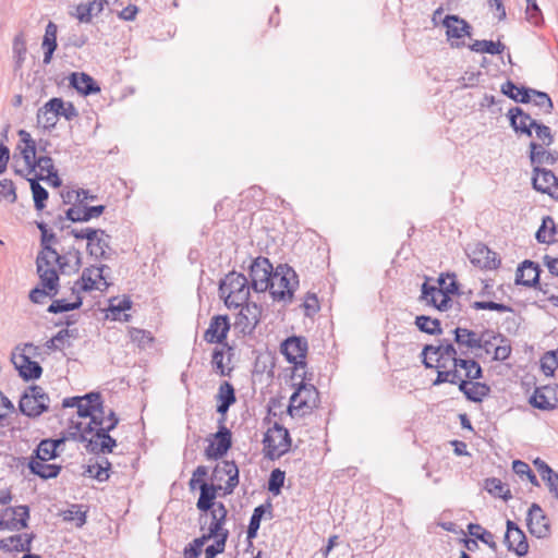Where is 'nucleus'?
Masks as SVG:
<instances>
[{
  "mask_svg": "<svg viewBox=\"0 0 558 558\" xmlns=\"http://www.w3.org/2000/svg\"><path fill=\"white\" fill-rule=\"evenodd\" d=\"M251 284L247 278L236 271L229 272L219 283V294L228 308H238L250 298Z\"/></svg>",
  "mask_w": 558,
  "mask_h": 558,
  "instance_id": "f257e3e1",
  "label": "nucleus"
},
{
  "mask_svg": "<svg viewBox=\"0 0 558 558\" xmlns=\"http://www.w3.org/2000/svg\"><path fill=\"white\" fill-rule=\"evenodd\" d=\"M248 270L251 278L250 284L255 292H265L276 286L275 279H277L279 274L274 270L267 257L258 256L253 259Z\"/></svg>",
  "mask_w": 558,
  "mask_h": 558,
  "instance_id": "f03ea898",
  "label": "nucleus"
},
{
  "mask_svg": "<svg viewBox=\"0 0 558 558\" xmlns=\"http://www.w3.org/2000/svg\"><path fill=\"white\" fill-rule=\"evenodd\" d=\"M50 398L38 385L29 386L21 396L19 409L27 417H38L49 410Z\"/></svg>",
  "mask_w": 558,
  "mask_h": 558,
  "instance_id": "7ed1b4c3",
  "label": "nucleus"
},
{
  "mask_svg": "<svg viewBox=\"0 0 558 558\" xmlns=\"http://www.w3.org/2000/svg\"><path fill=\"white\" fill-rule=\"evenodd\" d=\"M421 356L422 364L426 368H446L447 364L444 362L446 357L451 360L452 365L454 364V359H459L456 347L447 339L440 340L438 345L425 344Z\"/></svg>",
  "mask_w": 558,
  "mask_h": 558,
  "instance_id": "20e7f679",
  "label": "nucleus"
},
{
  "mask_svg": "<svg viewBox=\"0 0 558 558\" xmlns=\"http://www.w3.org/2000/svg\"><path fill=\"white\" fill-rule=\"evenodd\" d=\"M265 456L270 460L279 459L287 453L291 446L289 430L279 423L269 428L263 439Z\"/></svg>",
  "mask_w": 558,
  "mask_h": 558,
  "instance_id": "39448f33",
  "label": "nucleus"
},
{
  "mask_svg": "<svg viewBox=\"0 0 558 558\" xmlns=\"http://www.w3.org/2000/svg\"><path fill=\"white\" fill-rule=\"evenodd\" d=\"M276 272L279 274L277 279H275V283L278 284V289H276V286H274V288H269L268 291L270 292L271 298L275 301L291 302L293 293L299 284L296 272L288 265H279L276 268Z\"/></svg>",
  "mask_w": 558,
  "mask_h": 558,
  "instance_id": "423d86ee",
  "label": "nucleus"
},
{
  "mask_svg": "<svg viewBox=\"0 0 558 558\" xmlns=\"http://www.w3.org/2000/svg\"><path fill=\"white\" fill-rule=\"evenodd\" d=\"M307 350V340L302 336L289 337L280 345V352L290 364L294 365L296 371L306 366Z\"/></svg>",
  "mask_w": 558,
  "mask_h": 558,
  "instance_id": "0eeeda50",
  "label": "nucleus"
},
{
  "mask_svg": "<svg viewBox=\"0 0 558 558\" xmlns=\"http://www.w3.org/2000/svg\"><path fill=\"white\" fill-rule=\"evenodd\" d=\"M227 417L218 418V430L213 434L214 441H210L205 449L207 459H221L232 447V433L226 426Z\"/></svg>",
  "mask_w": 558,
  "mask_h": 558,
  "instance_id": "6e6552de",
  "label": "nucleus"
},
{
  "mask_svg": "<svg viewBox=\"0 0 558 558\" xmlns=\"http://www.w3.org/2000/svg\"><path fill=\"white\" fill-rule=\"evenodd\" d=\"M52 263L56 262L46 253H38L36 258V267L40 283L45 289L49 290V292H52L51 296H54L58 293L59 275L56 268L52 267Z\"/></svg>",
  "mask_w": 558,
  "mask_h": 558,
  "instance_id": "1a4fd4ad",
  "label": "nucleus"
},
{
  "mask_svg": "<svg viewBox=\"0 0 558 558\" xmlns=\"http://www.w3.org/2000/svg\"><path fill=\"white\" fill-rule=\"evenodd\" d=\"M117 427V421L106 425V427H98L96 433L88 439L85 448L89 453H111L117 447V440L110 436V432Z\"/></svg>",
  "mask_w": 558,
  "mask_h": 558,
  "instance_id": "9d476101",
  "label": "nucleus"
},
{
  "mask_svg": "<svg viewBox=\"0 0 558 558\" xmlns=\"http://www.w3.org/2000/svg\"><path fill=\"white\" fill-rule=\"evenodd\" d=\"M470 262L482 269H496L500 265V259L496 252H493L486 244L477 242L469 245L465 250Z\"/></svg>",
  "mask_w": 558,
  "mask_h": 558,
  "instance_id": "9b49d317",
  "label": "nucleus"
},
{
  "mask_svg": "<svg viewBox=\"0 0 558 558\" xmlns=\"http://www.w3.org/2000/svg\"><path fill=\"white\" fill-rule=\"evenodd\" d=\"M28 506L7 507L0 511V531H20L27 527Z\"/></svg>",
  "mask_w": 558,
  "mask_h": 558,
  "instance_id": "f8f14e48",
  "label": "nucleus"
},
{
  "mask_svg": "<svg viewBox=\"0 0 558 558\" xmlns=\"http://www.w3.org/2000/svg\"><path fill=\"white\" fill-rule=\"evenodd\" d=\"M263 307L255 302H248L241 305V311L236 316L235 327L244 335H251L260 322Z\"/></svg>",
  "mask_w": 558,
  "mask_h": 558,
  "instance_id": "ddd939ff",
  "label": "nucleus"
},
{
  "mask_svg": "<svg viewBox=\"0 0 558 558\" xmlns=\"http://www.w3.org/2000/svg\"><path fill=\"white\" fill-rule=\"evenodd\" d=\"M526 525L529 532L537 538H545L550 534L549 519L536 502H533L529 508Z\"/></svg>",
  "mask_w": 558,
  "mask_h": 558,
  "instance_id": "4468645a",
  "label": "nucleus"
},
{
  "mask_svg": "<svg viewBox=\"0 0 558 558\" xmlns=\"http://www.w3.org/2000/svg\"><path fill=\"white\" fill-rule=\"evenodd\" d=\"M532 184L536 191L558 199V178L551 170L534 167Z\"/></svg>",
  "mask_w": 558,
  "mask_h": 558,
  "instance_id": "2eb2a0df",
  "label": "nucleus"
},
{
  "mask_svg": "<svg viewBox=\"0 0 558 558\" xmlns=\"http://www.w3.org/2000/svg\"><path fill=\"white\" fill-rule=\"evenodd\" d=\"M505 544L509 551H514L519 557L529 553V543L524 532L512 520L506 522Z\"/></svg>",
  "mask_w": 558,
  "mask_h": 558,
  "instance_id": "dca6fc26",
  "label": "nucleus"
},
{
  "mask_svg": "<svg viewBox=\"0 0 558 558\" xmlns=\"http://www.w3.org/2000/svg\"><path fill=\"white\" fill-rule=\"evenodd\" d=\"M533 408L543 411L558 409V385H546L534 390L530 398Z\"/></svg>",
  "mask_w": 558,
  "mask_h": 558,
  "instance_id": "f3484780",
  "label": "nucleus"
},
{
  "mask_svg": "<svg viewBox=\"0 0 558 558\" xmlns=\"http://www.w3.org/2000/svg\"><path fill=\"white\" fill-rule=\"evenodd\" d=\"M11 360L23 380L29 381L40 378L43 367L38 362L32 361L28 354L12 352Z\"/></svg>",
  "mask_w": 558,
  "mask_h": 558,
  "instance_id": "a211bd4d",
  "label": "nucleus"
},
{
  "mask_svg": "<svg viewBox=\"0 0 558 558\" xmlns=\"http://www.w3.org/2000/svg\"><path fill=\"white\" fill-rule=\"evenodd\" d=\"M230 327L229 317L227 315H216L210 319L209 327L204 333V340L208 343L228 345L226 340Z\"/></svg>",
  "mask_w": 558,
  "mask_h": 558,
  "instance_id": "6ab92c4d",
  "label": "nucleus"
},
{
  "mask_svg": "<svg viewBox=\"0 0 558 558\" xmlns=\"http://www.w3.org/2000/svg\"><path fill=\"white\" fill-rule=\"evenodd\" d=\"M507 117L510 122V126L513 129L515 133L524 134L527 137H532V130L534 125L537 123L536 120L532 119V117L526 113L520 107H513L509 109Z\"/></svg>",
  "mask_w": 558,
  "mask_h": 558,
  "instance_id": "aec40b11",
  "label": "nucleus"
},
{
  "mask_svg": "<svg viewBox=\"0 0 558 558\" xmlns=\"http://www.w3.org/2000/svg\"><path fill=\"white\" fill-rule=\"evenodd\" d=\"M222 475L228 476L226 486L223 487L225 495L233 493L234 488L239 485V468L234 461L225 460L218 464L213 472L214 480L221 481Z\"/></svg>",
  "mask_w": 558,
  "mask_h": 558,
  "instance_id": "412c9836",
  "label": "nucleus"
},
{
  "mask_svg": "<svg viewBox=\"0 0 558 558\" xmlns=\"http://www.w3.org/2000/svg\"><path fill=\"white\" fill-rule=\"evenodd\" d=\"M541 271L537 263L525 259L517 269L515 283L529 288L536 287L539 284Z\"/></svg>",
  "mask_w": 558,
  "mask_h": 558,
  "instance_id": "4be33fe9",
  "label": "nucleus"
},
{
  "mask_svg": "<svg viewBox=\"0 0 558 558\" xmlns=\"http://www.w3.org/2000/svg\"><path fill=\"white\" fill-rule=\"evenodd\" d=\"M62 109V98H51L37 112V123L46 130H51L58 122L57 110Z\"/></svg>",
  "mask_w": 558,
  "mask_h": 558,
  "instance_id": "5701e85b",
  "label": "nucleus"
},
{
  "mask_svg": "<svg viewBox=\"0 0 558 558\" xmlns=\"http://www.w3.org/2000/svg\"><path fill=\"white\" fill-rule=\"evenodd\" d=\"M442 25L446 27V35L449 39H461L465 36L470 37L472 34V26L459 15H446Z\"/></svg>",
  "mask_w": 558,
  "mask_h": 558,
  "instance_id": "b1692460",
  "label": "nucleus"
},
{
  "mask_svg": "<svg viewBox=\"0 0 558 558\" xmlns=\"http://www.w3.org/2000/svg\"><path fill=\"white\" fill-rule=\"evenodd\" d=\"M36 535L34 533L15 534L0 539V549L5 553L32 550V543Z\"/></svg>",
  "mask_w": 558,
  "mask_h": 558,
  "instance_id": "393cba45",
  "label": "nucleus"
},
{
  "mask_svg": "<svg viewBox=\"0 0 558 558\" xmlns=\"http://www.w3.org/2000/svg\"><path fill=\"white\" fill-rule=\"evenodd\" d=\"M69 84L72 88L76 89L78 94L88 96L100 92V86L87 73L73 72L69 76Z\"/></svg>",
  "mask_w": 558,
  "mask_h": 558,
  "instance_id": "a878e982",
  "label": "nucleus"
},
{
  "mask_svg": "<svg viewBox=\"0 0 558 558\" xmlns=\"http://www.w3.org/2000/svg\"><path fill=\"white\" fill-rule=\"evenodd\" d=\"M312 395H317V389L311 385L301 383L299 388L292 393L290 398V403L288 407V413L293 416L294 412H298L299 410L303 408H310L308 405V398Z\"/></svg>",
  "mask_w": 558,
  "mask_h": 558,
  "instance_id": "bb28decb",
  "label": "nucleus"
},
{
  "mask_svg": "<svg viewBox=\"0 0 558 558\" xmlns=\"http://www.w3.org/2000/svg\"><path fill=\"white\" fill-rule=\"evenodd\" d=\"M105 205L71 207L65 210V218L72 222H87L105 213Z\"/></svg>",
  "mask_w": 558,
  "mask_h": 558,
  "instance_id": "cd10ccee",
  "label": "nucleus"
},
{
  "mask_svg": "<svg viewBox=\"0 0 558 558\" xmlns=\"http://www.w3.org/2000/svg\"><path fill=\"white\" fill-rule=\"evenodd\" d=\"M223 489L221 485L208 484L206 482H202L199 485V497L196 502V507L202 512H208L209 509L216 507L218 502L216 501L218 490Z\"/></svg>",
  "mask_w": 558,
  "mask_h": 558,
  "instance_id": "c85d7f7f",
  "label": "nucleus"
},
{
  "mask_svg": "<svg viewBox=\"0 0 558 558\" xmlns=\"http://www.w3.org/2000/svg\"><path fill=\"white\" fill-rule=\"evenodd\" d=\"M208 512L211 522L208 526V532L205 535L211 539L214 536H218L222 534L225 531H228L227 529L223 527L228 510L222 502L218 501V505L209 509Z\"/></svg>",
  "mask_w": 558,
  "mask_h": 558,
  "instance_id": "c756f323",
  "label": "nucleus"
},
{
  "mask_svg": "<svg viewBox=\"0 0 558 558\" xmlns=\"http://www.w3.org/2000/svg\"><path fill=\"white\" fill-rule=\"evenodd\" d=\"M216 398L218 400L216 411L220 414V417H226L230 407L236 401L235 389L233 385L229 381H222L219 385Z\"/></svg>",
  "mask_w": 558,
  "mask_h": 558,
  "instance_id": "7c9ffc66",
  "label": "nucleus"
},
{
  "mask_svg": "<svg viewBox=\"0 0 558 558\" xmlns=\"http://www.w3.org/2000/svg\"><path fill=\"white\" fill-rule=\"evenodd\" d=\"M132 304L133 302L129 296H123V299L111 298L107 312L110 313L113 320L129 322L131 315L125 312L131 310Z\"/></svg>",
  "mask_w": 558,
  "mask_h": 558,
  "instance_id": "2f4dec72",
  "label": "nucleus"
},
{
  "mask_svg": "<svg viewBox=\"0 0 558 558\" xmlns=\"http://www.w3.org/2000/svg\"><path fill=\"white\" fill-rule=\"evenodd\" d=\"M530 160L533 165H555L558 160V153L556 150H546L543 145L536 142H531L530 145Z\"/></svg>",
  "mask_w": 558,
  "mask_h": 558,
  "instance_id": "473e14b6",
  "label": "nucleus"
},
{
  "mask_svg": "<svg viewBox=\"0 0 558 558\" xmlns=\"http://www.w3.org/2000/svg\"><path fill=\"white\" fill-rule=\"evenodd\" d=\"M57 33L58 26L53 22H49L46 26L45 35L43 38L41 47L44 49V60L45 64H49L52 60V56L58 47L57 44Z\"/></svg>",
  "mask_w": 558,
  "mask_h": 558,
  "instance_id": "72a5a7b5",
  "label": "nucleus"
},
{
  "mask_svg": "<svg viewBox=\"0 0 558 558\" xmlns=\"http://www.w3.org/2000/svg\"><path fill=\"white\" fill-rule=\"evenodd\" d=\"M83 400L77 404V415L86 418L94 412H101V395L99 392H88L82 396Z\"/></svg>",
  "mask_w": 558,
  "mask_h": 558,
  "instance_id": "f704fd0d",
  "label": "nucleus"
},
{
  "mask_svg": "<svg viewBox=\"0 0 558 558\" xmlns=\"http://www.w3.org/2000/svg\"><path fill=\"white\" fill-rule=\"evenodd\" d=\"M501 93L513 101L520 104H529L531 99L532 88L525 86H518L512 81H506L500 88Z\"/></svg>",
  "mask_w": 558,
  "mask_h": 558,
  "instance_id": "c9c22d12",
  "label": "nucleus"
},
{
  "mask_svg": "<svg viewBox=\"0 0 558 558\" xmlns=\"http://www.w3.org/2000/svg\"><path fill=\"white\" fill-rule=\"evenodd\" d=\"M46 461H40L35 458H31L28 462V469L31 473L39 476L43 480L56 478L61 471V466L58 464H47Z\"/></svg>",
  "mask_w": 558,
  "mask_h": 558,
  "instance_id": "e433bc0d",
  "label": "nucleus"
},
{
  "mask_svg": "<svg viewBox=\"0 0 558 558\" xmlns=\"http://www.w3.org/2000/svg\"><path fill=\"white\" fill-rule=\"evenodd\" d=\"M452 332L454 342L460 349L465 347L469 350H474L482 345L477 333L471 329L457 327Z\"/></svg>",
  "mask_w": 558,
  "mask_h": 558,
  "instance_id": "4c0bfd02",
  "label": "nucleus"
},
{
  "mask_svg": "<svg viewBox=\"0 0 558 558\" xmlns=\"http://www.w3.org/2000/svg\"><path fill=\"white\" fill-rule=\"evenodd\" d=\"M20 141L24 144V147L21 148V155L26 165V171L29 169V163L36 161L38 157H36V142L32 138L31 134L25 130L19 131Z\"/></svg>",
  "mask_w": 558,
  "mask_h": 558,
  "instance_id": "58836bf2",
  "label": "nucleus"
},
{
  "mask_svg": "<svg viewBox=\"0 0 558 558\" xmlns=\"http://www.w3.org/2000/svg\"><path fill=\"white\" fill-rule=\"evenodd\" d=\"M56 241H57V239H56V234L53 232H50L49 230H47L46 233H43L41 234V241H40V244H41V247H43L41 252L46 253L48 256L53 258V260L58 264L59 268L61 270H63L64 267L66 266L65 257L60 255L50 245L51 242H56Z\"/></svg>",
  "mask_w": 558,
  "mask_h": 558,
  "instance_id": "ea45409f",
  "label": "nucleus"
},
{
  "mask_svg": "<svg viewBox=\"0 0 558 558\" xmlns=\"http://www.w3.org/2000/svg\"><path fill=\"white\" fill-rule=\"evenodd\" d=\"M484 488L494 497L508 501L512 498L510 488L497 477H488L484 482Z\"/></svg>",
  "mask_w": 558,
  "mask_h": 558,
  "instance_id": "a19ab883",
  "label": "nucleus"
},
{
  "mask_svg": "<svg viewBox=\"0 0 558 558\" xmlns=\"http://www.w3.org/2000/svg\"><path fill=\"white\" fill-rule=\"evenodd\" d=\"M456 368H462L465 371V378L471 380H477L483 377V369L477 361L472 359H454Z\"/></svg>",
  "mask_w": 558,
  "mask_h": 558,
  "instance_id": "79ce46f5",
  "label": "nucleus"
},
{
  "mask_svg": "<svg viewBox=\"0 0 558 558\" xmlns=\"http://www.w3.org/2000/svg\"><path fill=\"white\" fill-rule=\"evenodd\" d=\"M468 533L473 536V539H476L487 545L490 549L496 550L497 544L494 541V534L486 529H484L478 523H469L468 524Z\"/></svg>",
  "mask_w": 558,
  "mask_h": 558,
  "instance_id": "37998d69",
  "label": "nucleus"
},
{
  "mask_svg": "<svg viewBox=\"0 0 558 558\" xmlns=\"http://www.w3.org/2000/svg\"><path fill=\"white\" fill-rule=\"evenodd\" d=\"M415 326L420 331L430 336H439L442 333L440 320L426 315L416 316Z\"/></svg>",
  "mask_w": 558,
  "mask_h": 558,
  "instance_id": "c03bdc74",
  "label": "nucleus"
},
{
  "mask_svg": "<svg viewBox=\"0 0 558 558\" xmlns=\"http://www.w3.org/2000/svg\"><path fill=\"white\" fill-rule=\"evenodd\" d=\"M57 457H59V451L54 448V444L51 441V438H46L40 440L31 458L40 461H49Z\"/></svg>",
  "mask_w": 558,
  "mask_h": 558,
  "instance_id": "a18cd8bd",
  "label": "nucleus"
},
{
  "mask_svg": "<svg viewBox=\"0 0 558 558\" xmlns=\"http://www.w3.org/2000/svg\"><path fill=\"white\" fill-rule=\"evenodd\" d=\"M470 49L474 52H482L488 54H500L505 51L506 46L501 41H493V40H475L472 45H470Z\"/></svg>",
  "mask_w": 558,
  "mask_h": 558,
  "instance_id": "49530a36",
  "label": "nucleus"
},
{
  "mask_svg": "<svg viewBox=\"0 0 558 558\" xmlns=\"http://www.w3.org/2000/svg\"><path fill=\"white\" fill-rule=\"evenodd\" d=\"M69 233L77 240H87L88 254H93L94 239L97 238V234L109 238V234H107L105 230L94 228H84L81 230L72 228Z\"/></svg>",
  "mask_w": 558,
  "mask_h": 558,
  "instance_id": "de8ad7c7",
  "label": "nucleus"
},
{
  "mask_svg": "<svg viewBox=\"0 0 558 558\" xmlns=\"http://www.w3.org/2000/svg\"><path fill=\"white\" fill-rule=\"evenodd\" d=\"M33 199H34V206L36 210L40 211L46 207V201L49 197L48 191L38 183V179H28Z\"/></svg>",
  "mask_w": 558,
  "mask_h": 558,
  "instance_id": "09e8293b",
  "label": "nucleus"
},
{
  "mask_svg": "<svg viewBox=\"0 0 558 558\" xmlns=\"http://www.w3.org/2000/svg\"><path fill=\"white\" fill-rule=\"evenodd\" d=\"M83 299L80 294H76L73 302H68L64 299L54 300L47 308L49 313L58 314L77 310L82 306Z\"/></svg>",
  "mask_w": 558,
  "mask_h": 558,
  "instance_id": "8fccbe9b",
  "label": "nucleus"
},
{
  "mask_svg": "<svg viewBox=\"0 0 558 558\" xmlns=\"http://www.w3.org/2000/svg\"><path fill=\"white\" fill-rule=\"evenodd\" d=\"M110 239V235L107 238L106 235L97 234V238L94 239L93 254L89 255L96 259H108L110 257L108 251H111Z\"/></svg>",
  "mask_w": 558,
  "mask_h": 558,
  "instance_id": "3c124183",
  "label": "nucleus"
},
{
  "mask_svg": "<svg viewBox=\"0 0 558 558\" xmlns=\"http://www.w3.org/2000/svg\"><path fill=\"white\" fill-rule=\"evenodd\" d=\"M12 50L15 59L14 70H19L23 66L27 52L26 41L22 34L14 37Z\"/></svg>",
  "mask_w": 558,
  "mask_h": 558,
  "instance_id": "603ef678",
  "label": "nucleus"
},
{
  "mask_svg": "<svg viewBox=\"0 0 558 558\" xmlns=\"http://www.w3.org/2000/svg\"><path fill=\"white\" fill-rule=\"evenodd\" d=\"M558 367V351H547L541 357V368L546 376H554L555 369Z\"/></svg>",
  "mask_w": 558,
  "mask_h": 558,
  "instance_id": "864d4df0",
  "label": "nucleus"
},
{
  "mask_svg": "<svg viewBox=\"0 0 558 558\" xmlns=\"http://www.w3.org/2000/svg\"><path fill=\"white\" fill-rule=\"evenodd\" d=\"M228 537L229 531H225L222 534L214 536L213 538H215V543L206 547L205 558H215L218 554L223 553Z\"/></svg>",
  "mask_w": 558,
  "mask_h": 558,
  "instance_id": "5fc2aeb1",
  "label": "nucleus"
},
{
  "mask_svg": "<svg viewBox=\"0 0 558 558\" xmlns=\"http://www.w3.org/2000/svg\"><path fill=\"white\" fill-rule=\"evenodd\" d=\"M525 14L526 20L534 26H541L544 24L543 12L536 0H526Z\"/></svg>",
  "mask_w": 558,
  "mask_h": 558,
  "instance_id": "6e6d98bb",
  "label": "nucleus"
},
{
  "mask_svg": "<svg viewBox=\"0 0 558 558\" xmlns=\"http://www.w3.org/2000/svg\"><path fill=\"white\" fill-rule=\"evenodd\" d=\"M97 280H99L98 278H94V277H80V279H77L74 283V287L72 288V292L73 293H76V294H80V291H84V292H88V291H92V290H100V291H105V287L101 288L98 286L97 283Z\"/></svg>",
  "mask_w": 558,
  "mask_h": 558,
  "instance_id": "4d7b16f0",
  "label": "nucleus"
},
{
  "mask_svg": "<svg viewBox=\"0 0 558 558\" xmlns=\"http://www.w3.org/2000/svg\"><path fill=\"white\" fill-rule=\"evenodd\" d=\"M73 426L70 427V429L63 434L64 438H65V441L66 440H75V441H78V442H86L88 444V437L87 435H89L90 433L89 432H85L84 430V426L85 424L78 422V423H73Z\"/></svg>",
  "mask_w": 558,
  "mask_h": 558,
  "instance_id": "13d9d810",
  "label": "nucleus"
},
{
  "mask_svg": "<svg viewBox=\"0 0 558 558\" xmlns=\"http://www.w3.org/2000/svg\"><path fill=\"white\" fill-rule=\"evenodd\" d=\"M286 473L280 469H275L270 472L268 478V490L274 495H279L284 485Z\"/></svg>",
  "mask_w": 558,
  "mask_h": 558,
  "instance_id": "bf43d9fd",
  "label": "nucleus"
},
{
  "mask_svg": "<svg viewBox=\"0 0 558 558\" xmlns=\"http://www.w3.org/2000/svg\"><path fill=\"white\" fill-rule=\"evenodd\" d=\"M106 466L101 464L87 465L84 474H88L90 477L96 478L99 482H106L109 478V469L111 463L106 459Z\"/></svg>",
  "mask_w": 558,
  "mask_h": 558,
  "instance_id": "052dcab7",
  "label": "nucleus"
},
{
  "mask_svg": "<svg viewBox=\"0 0 558 558\" xmlns=\"http://www.w3.org/2000/svg\"><path fill=\"white\" fill-rule=\"evenodd\" d=\"M471 307L476 311H496V312H513V308L504 303H497L494 301H475L471 304Z\"/></svg>",
  "mask_w": 558,
  "mask_h": 558,
  "instance_id": "680f3d73",
  "label": "nucleus"
},
{
  "mask_svg": "<svg viewBox=\"0 0 558 558\" xmlns=\"http://www.w3.org/2000/svg\"><path fill=\"white\" fill-rule=\"evenodd\" d=\"M209 539L210 538L204 534L201 537L193 539V542L185 546L183 550L184 558H198V556L202 553L203 546Z\"/></svg>",
  "mask_w": 558,
  "mask_h": 558,
  "instance_id": "e2e57ef3",
  "label": "nucleus"
},
{
  "mask_svg": "<svg viewBox=\"0 0 558 558\" xmlns=\"http://www.w3.org/2000/svg\"><path fill=\"white\" fill-rule=\"evenodd\" d=\"M129 333L131 340L137 343L140 348H146L154 341L151 333L144 329L132 327L130 328Z\"/></svg>",
  "mask_w": 558,
  "mask_h": 558,
  "instance_id": "0e129e2a",
  "label": "nucleus"
},
{
  "mask_svg": "<svg viewBox=\"0 0 558 558\" xmlns=\"http://www.w3.org/2000/svg\"><path fill=\"white\" fill-rule=\"evenodd\" d=\"M469 391L473 395V398L468 400L481 403L490 393V387L485 383L473 381Z\"/></svg>",
  "mask_w": 558,
  "mask_h": 558,
  "instance_id": "69168bd1",
  "label": "nucleus"
},
{
  "mask_svg": "<svg viewBox=\"0 0 558 558\" xmlns=\"http://www.w3.org/2000/svg\"><path fill=\"white\" fill-rule=\"evenodd\" d=\"M225 351L220 348H215L211 353V365L215 371L220 376H228L230 374V371H226L225 363Z\"/></svg>",
  "mask_w": 558,
  "mask_h": 558,
  "instance_id": "338daca9",
  "label": "nucleus"
},
{
  "mask_svg": "<svg viewBox=\"0 0 558 558\" xmlns=\"http://www.w3.org/2000/svg\"><path fill=\"white\" fill-rule=\"evenodd\" d=\"M36 168H39L41 172H47V174L57 170L54 168L52 158L49 156H39L36 159V161H34L33 163H29V169L27 171L28 174L35 172Z\"/></svg>",
  "mask_w": 558,
  "mask_h": 558,
  "instance_id": "774afa93",
  "label": "nucleus"
}]
</instances>
